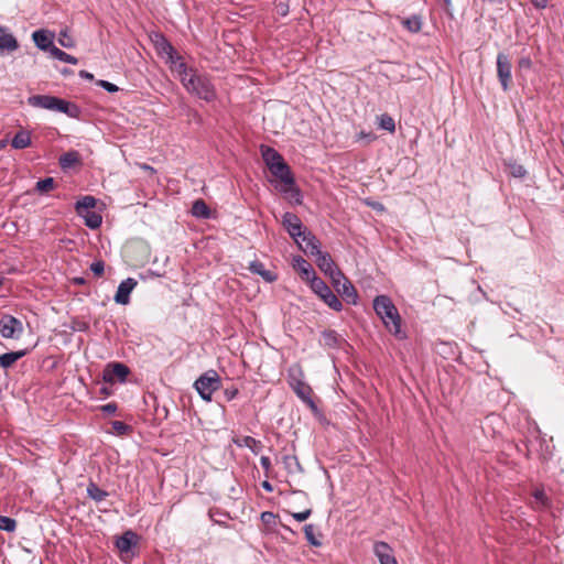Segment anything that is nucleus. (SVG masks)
<instances>
[{
	"label": "nucleus",
	"mask_w": 564,
	"mask_h": 564,
	"mask_svg": "<svg viewBox=\"0 0 564 564\" xmlns=\"http://www.w3.org/2000/svg\"><path fill=\"white\" fill-rule=\"evenodd\" d=\"M372 305L376 314L382 319L390 334L398 339L406 338V334L401 329L399 311L388 295H377Z\"/></svg>",
	"instance_id": "f257e3e1"
},
{
	"label": "nucleus",
	"mask_w": 564,
	"mask_h": 564,
	"mask_svg": "<svg viewBox=\"0 0 564 564\" xmlns=\"http://www.w3.org/2000/svg\"><path fill=\"white\" fill-rule=\"evenodd\" d=\"M184 87L188 94L206 102H213L217 99L216 87L206 74L198 72L192 74Z\"/></svg>",
	"instance_id": "f03ea898"
},
{
	"label": "nucleus",
	"mask_w": 564,
	"mask_h": 564,
	"mask_svg": "<svg viewBox=\"0 0 564 564\" xmlns=\"http://www.w3.org/2000/svg\"><path fill=\"white\" fill-rule=\"evenodd\" d=\"M221 387V379L216 370H208L199 376L195 382L194 388L199 397L207 402L212 401V395Z\"/></svg>",
	"instance_id": "7ed1b4c3"
},
{
	"label": "nucleus",
	"mask_w": 564,
	"mask_h": 564,
	"mask_svg": "<svg viewBox=\"0 0 564 564\" xmlns=\"http://www.w3.org/2000/svg\"><path fill=\"white\" fill-rule=\"evenodd\" d=\"M310 286L328 307L336 312L343 310L341 301L319 276L314 278Z\"/></svg>",
	"instance_id": "20e7f679"
},
{
	"label": "nucleus",
	"mask_w": 564,
	"mask_h": 564,
	"mask_svg": "<svg viewBox=\"0 0 564 564\" xmlns=\"http://www.w3.org/2000/svg\"><path fill=\"white\" fill-rule=\"evenodd\" d=\"M130 368L123 362H109L105 366L101 379L105 383L113 384L116 381L124 383L130 375Z\"/></svg>",
	"instance_id": "39448f33"
},
{
	"label": "nucleus",
	"mask_w": 564,
	"mask_h": 564,
	"mask_svg": "<svg viewBox=\"0 0 564 564\" xmlns=\"http://www.w3.org/2000/svg\"><path fill=\"white\" fill-rule=\"evenodd\" d=\"M22 322L10 315L3 314L0 317V334L6 339H19L23 334Z\"/></svg>",
	"instance_id": "423d86ee"
},
{
	"label": "nucleus",
	"mask_w": 564,
	"mask_h": 564,
	"mask_svg": "<svg viewBox=\"0 0 564 564\" xmlns=\"http://www.w3.org/2000/svg\"><path fill=\"white\" fill-rule=\"evenodd\" d=\"M496 64H497V77L501 85V88L503 91H508L512 84V75H511L512 64H511L510 57L506 53L500 52L497 55Z\"/></svg>",
	"instance_id": "0eeeda50"
},
{
	"label": "nucleus",
	"mask_w": 564,
	"mask_h": 564,
	"mask_svg": "<svg viewBox=\"0 0 564 564\" xmlns=\"http://www.w3.org/2000/svg\"><path fill=\"white\" fill-rule=\"evenodd\" d=\"M282 226L290 237L297 241V238L307 229L301 221L300 217L291 212H285L282 216Z\"/></svg>",
	"instance_id": "6e6552de"
},
{
	"label": "nucleus",
	"mask_w": 564,
	"mask_h": 564,
	"mask_svg": "<svg viewBox=\"0 0 564 564\" xmlns=\"http://www.w3.org/2000/svg\"><path fill=\"white\" fill-rule=\"evenodd\" d=\"M295 243L299 246V248L307 256L313 257L314 254L318 253L321 250V242L316 238V236L308 229H305L303 234L297 238V241Z\"/></svg>",
	"instance_id": "1a4fd4ad"
},
{
	"label": "nucleus",
	"mask_w": 564,
	"mask_h": 564,
	"mask_svg": "<svg viewBox=\"0 0 564 564\" xmlns=\"http://www.w3.org/2000/svg\"><path fill=\"white\" fill-rule=\"evenodd\" d=\"M54 39L55 33L46 29H39L32 33V41L34 42V45L39 50L50 54L52 53V48L55 47Z\"/></svg>",
	"instance_id": "9d476101"
},
{
	"label": "nucleus",
	"mask_w": 564,
	"mask_h": 564,
	"mask_svg": "<svg viewBox=\"0 0 564 564\" xmlns=\"http://www.w3.org/2000/svg\"><path fill=\"white\" fill-rule=\"evenodd\" d=\"M138 285V281L133 278H127L121 281L115 294V302L120 305H127L130 302V294Z\"/></svg>",
	"instance_id": "9b49d317"
},
{
	"label": "nucleus",
	"mask_w": 564,
	"mask_h": 564,
	"mask_svg": "<svg viewBox=\"0 0 564 564\" xmlns=\"http://www.w3.org/2000/svg\"><path fill=\"white\" fill-rule=\"evenodd\" d=\"M346 344L345 338L335 329H324L321 332L319 345L328 349H339Z\"/></svg>",
	"instance_id": "f8f14e48"
},
{
	"label": "nucleus",
	"mask_w": 564,
	"mask_h": 564,
	"mask_svg": "<svg viewBox=\"0 0 564 564\" xmlns=\"http://www.w3.org/2000/svg\"><path fill=\"white\" fill-rule=\"evenodd\" d=\"M53 111L65 113L67 117L73 119H82L83 115V110L77 104L58 97L55 98Z\"/></svg>",
	"instance_id": "ddd939ff"
},
{
	"label": "nucleus",
	"mask_w": 564,
	"mask_h": 564,
	"mask_svg": "<svg viewBox=\"0 0 564 564\" xmlns=\"http://www.w3.org/2000/svg\"><path fill=\"white\" fill-rule=\"evenodd\" d=\"M317 267L325 274L335 273L337 276H341V270L335 264L328 252H323L322 250L318 253L314 254Z\"/></svg>",
	"instance_id": "4468645a"
},
{
	"label": "nucleus",
	"mask_w": 564,
	"mask_h": 564,
	"mask_svg": "<svg viewBox=\"0 0 564 564\" xmlns=\"http://www.w3.org/2000/svg\"><path fill=\"white\" fill-rule=\"evenodd\" d=\"M138 541L139 535L132 530H127L116 539L115 545L121 553L128 554L137 546Z\"/></svg>",
	"instance_id": "2eb2a0df"
},
{
	"label": "nucleus",
	"mask_w": 564,
	"mask_h": 564,
	"mask_svg": "<svg viewBox=\"0 0 564 564\" xmlns=\"http://www.w3.org/2000/svg\"><path fill=\"white\" fill-rule=\"evenodd\" d=\"M271 174L284 185H294V176L284 159L269 167Z\"/></svg>",
	"instance_id": "dca6fc26"
},
{
	"label": "nucleus",
	"mask_w": 564,
	"mask_h": 564,
	"mask_svg": "<svg viewBox=\"0 0 564 564\" xmlns=\"http://www.w3.org/2000/svg\"><path fill=\"white\" fill-rule=\"evenodd\" d=\"M154 46L159 55H165L167 61L172 58L181 59V55L177 54L172 43L163 34H155Z\"/></svg>",
	"instance_id": "f3484780"
},
{
	"label": "nucleus",
	"mask_w": 564,
	"mask_h": 564,
	"mask_svg": "<svg viewBox=\"0 0 564 564\" xmlns=\"http://www.w3.org/2000/svg\"><path fill=\"white\" fill-rule=\"evenodd\" d=\"M20 47V44L13 33L7 26L0 25V52L13 53Z\"/></svg>",
	"instance_id": "a211bd4d"
},
{
	"label": "nucleus",
	"mask_w": 564,
	"mask_h": 564,
	"mask_svg": "<svg viewBox=\"0 0 564 564\" xmlns=\"http://www.w3.org/2000/svg\"><path fill=\"white\" fill-rule=\"evenodd\" d=\"M293 268L300 273L301 279L310 284L314 278H317L313 267L301 256L293 258Z\"/></svg>",
	"instance_id": "6ab92c4d"
},
{
	"label": "nucleus",
	"mask_w": 564,
	"mask_h": 564,
	"mask_svg": "<svg viewBox=\"0 0 564 564\" xmlns=\"http://www.w3.org/2000/svg\"><path fill=\"white\" fill-rule=\"evenodd\" d=\"M373 553L378 557L380 564H398L391 546L383 541L375 543Z\"/></svg>",
	"instance_id": "aec40b11"
},
{
	"label": "nucleus",
	"mask_w": 564,
	"mask_h": 564,
	"mask_svg": "<svg viewBox=\"0 0 564 564\" xmlns=\"http://www.w3.org/2000/svg\"><path fill=\"white\" fill-rule=\"evenodd\" d=\"M169 62L171 63V69L177 74L183 86L187 83L188 77L197 72L188 67L182 56L181 59L172 58Z\"/></svg>",
	"instance_id": "412c9836"
},
{
	"label": "nucleus",
	"mask_w": 564,
	"mask_h": 564,
	"mask_svg": "<svg viewBox=\"0 0 564 564\" xmlns=\"http://www.w3.org/2000/svg\"><path fill=\"white\" fill-rule=\"evenodd\" d=\"M337 293L348 304L356 305L358 301V293L354 284L346 278L340 286L337 288Z\"/></svg>",
	"instance_id": "4be33fe9"
},
{
	"label": "nucleus",
	"mask_w": 564,
	"mask_h": 564,
	"mask_svg": "<svg viewBox=\"0 0 564 564\" xmlns=\"http://www.w3.org/2000/svg\"><path fill=\"white\" fill-rule=\"evenodd\" d=\"M55 96L51 95H33L28 98V104L32 107L52 110L55 105Z\"/></svg>",
	"instance_id": "5701e85b"
},
{
	"label": "nucleus",
	"mask_w": 564,
	"mask_h": 564,
	"mask_svg": "<svg viewBox=\"0 0 564 564\" xmlns=\"http://www.w3.org/2000/svg\"><path fill=\"white\" fill-rule=\"evenodd\" d=\"M59 167L63 171L69 170L78 164H80V154L76 150H69L62 154L58 159Z\"/></svg>",
	"instance_id": "b1692460"
},
{
	"label": "nucleus",
	"mask_w": 564,
	"mask_h": 564,
	"mask_svg": "<svg viewBox=\"0 0 564 564\" xmlns=\"http://www.w3.org/2000/svg\"><path fill=\"white\" fill-rule=\"evenodd\" d=\"M249 270L251 273L260 275L269 283L274 282L278 279V275L274 272L267 270L264 264L258 260L250 262Z\"/></svg>",
	"instance_id": "393cba45"
},
{
	"label": "nucleus",
	"mask_w": 564,
	"mask_h": 564,
	"mask_svg": "<svg viewBox=\"0 0 564 564\" xmlns=\"http://www.w3.org/2000/svg\"><path fill=\"white\" fill-rule=\"evenodd\" d=\"M29 349L4 352L0 355V367L8 369L12 367L19 359L28 355Z\"/></svg>",
	"instance_id": "a878e982"
},
{
	"label": "nucleus",
	"mask_w": 564,
	"mask_h": 564,
	"mask_svg": "<svg viewBox=\"0 0 564 564\" xmlns=\"http://www.w3.org/2000/svg\"><path fill=\"white\" fill-rule=\"evenodd\" d=\"M98 199L91 195L82 196L75 203V212L77 215H83L86 212H90L97 206Z\"/></svg>",
	"instance_id": "bb28decb"
},
{
	"label": "nucleus",
	"mask_w": 564,
	"mask_h": 564,
	"mask_svg": "<svg viewBox=\"0 0 564 564\" xmlns=\"http://www.w3.org/2000/svg\"><path fill=\"white\" fill-rule=\"evenodd\" d=\"M232 442L239 447H248L256 455L263 448L261 441L248 435L242 438H235Z\"/></svg>",
	"instance_id": "cd10ccee"
},
{
	"label": "nucleus",
	"mask_w": 564,
	"mask_h": 564,
	"mask_svg": "<svg viewBox=\"0 0 564 564\" xmlns=\"http://www.w3.org/2000/svg\"><path fill=\"white\" fill-rule=\"evenodd\" d=\"M31 143V133L25 130L18 131L11 140V147L18 150L25 149Z\"/></svg>",
	"instance_id": "c85d7f7f"
},
{
	"label": "nucleus",
	"mask_w": 564,
	"mask_h": 564,
	"mask_svg": "<svg viewBox=\"0 0 564 564\" xmlns=\"http://www.w3.org/2000/svg\"><path fill=\"white\" fill-rule=\"evenodd\" d=\"M290 386L292 387L295 394L303 401L306 399V397L312 395L313 390L312 388L305 383L304 381L300 379L292 378V381L290 382Z\"/></svg>",
	"instance_id": "c756f323"
},
{
	"label": "nucleus",
	"mask_w": 564,
	"mask_h": 564,
	"mask_svg": "<svg viewBox=\"0 0 564 564\" xmlns=\"http://www.w3.org/2000/svg\"><path fill=\"white\" fill-rule=\"evenodd\" d=\"M262 159L268 166H272L273 164L280 162L283 160V156L273 148L271 147H262L261 149Z\"/></svg>",
	"instance_id": "7c9ffc66"
},
{
	"label": "nucleus",
	"mask_w": 564,
	"mask_h": 564,
	"mask_svg": "<svg viewBox=\"0 0 564 564\" xmlns=\"http://www.w3.org/2000/svg\"><path fill=\"white\" fill-rule=\"evenodd\" d=\"M78 216L82 217L85 221V225L93 230L98 229L102 224L101 215L94 210L86 212L83 215Z\"/></svg>",
	"instance_id": "2f4dec72"
},
{
	"label": "nucleus",
	"mask_w": 564,
	"mask_h": 564,
	"mask_svg": "<svg viewBox=\"0 0 564 564\" xmlns=\"http://www.w3.org/2000/svg\"><path fill=\"white\" fill-rule=\"evenodd\" d=\"M191 213L194 217L208 219L210 217V208L203 199H196L193 205Z\"/></svg>",
	"instance_id": "473e14b6"
},
{
	"label": "nucleus",
	"mask_w": 564,
	"mask_h": 564,
	"mask_svg": "<svg viewBox=\"0 0 564 564\" xmlns=\"http://www.w3.org/2000/svg\"><path fill=\"white\" fill-rule=\"evenodd\" d=\"M402 25L411 33H417L422 29V17L413 14L402 20Z\"/></svg>",
	"instance_id": "72a5a7b5"
},
{
	"label": "nucleus",
	"mask_w": 564,
	"mask_h": 564,
	"mask_svg": "<svg viewBox=\"0 0 564 564\" xmlns=\"http://www.w3.org/2000/svg\"><path fill=\"white\" fill-rule=\"evenodd\" d=\"M282 460L289 474L303 473V467L295 455H285Z\"/></svg>",
	"instance_id": "f704fd0d"
},
{
	"label": "nucleus",
	"mask_w": 564,
	"mask_h": 564,
	"mask_svg": "<svg viewBox=\"0 0 564 564\" xmlns=\"http://www.w3.org/2000/svg\"><path fill=\"white\" fill-rule=\"evenodd\" d=\"M87 496L96 502H100L108 497V492L99 488L97 484L90 481L87 486Z\"/></svg>",
	"instance_id": "c9c22d12"
},
{
	"label": "nucleus",
	"mask_w": 564,
	"mask_h": 564,
	"mask_svg": "<svg viewBox=\"0 0 564 564\" xmlns=\"http://www.w3.org/2000/svg\"><path fill=\"white\" fill-rule=\"evenodd\" d=\"M208 516L215 524H219L225 528H228L226 520L230 519V516L227 511H223L220 509L214 508V509H209Z\"/></svg>",
	"instance_id": "e433bc0d"
},
{
	"label": "nucleus",
	"mask_w": 564,
	"mask_h": 564,
	"mask_svg": "<svg viewBox=\"0 0 564 564\" xmlns=\"http://www.w3.org/2000/svg\"><path fill=\"white\" fill-rule=\"evenodd\" d=\"M532 497L534 499V502H535V509H544V508H547L550 507V499L549 497L546 496L545 491L543 488H536L534 489L533 494H532Z\"/></svg>",
	"instance_id": "4c0bfd02"
},
{
	"label": "nucleus",
	"mask_w": 564,
	"mask_h": 564,
	"mask_svg": "<svg viewBox=\"0 0 564 564\" xmlns=\"http://www.w3.org/2000/svg\"><path fill=\"white\" fill-rule=\"evenodd\" d=\"M56 187L55 180L51 176L36 182L35 191L40 194H46Z\"/></svg>",
	"instance_id": "58836bf2"
},
{
	"label": "nucleus",
	"mask_w": 564,
	"mask_h": 564,
	"mask_svg": "<svg viewBox=\"0 0 564 564\" xmlns=\"http://www.w3.org/2000/svg\"><path fill=\"white\" fill-rule=\"evenodd\" d=\"M282 192L285 194H290V199L293 200L294 204H296V205L303 204V196L301 194L300 188L295 184L294 185H284V187L282 188Z\"/></svg>",
	"instance_id": "ea45409f"
},
{
	"label": "nucleus",
	"mask_w": 564,
	"mask_h": 564,
	"mask_svg": "<svg viewBox=\"0 0 564 564\" xmlns=\"http://www.w3.org/2000/svg\"><path fill=\"white\" fill-rule=\"evenodd\" d=\"M51 56L61 62L73 64V65L78 63V59L75 56L67 54L66 52L62 51L61 48H58L56 46L52 48Z\"/></svg>",
	"instance_id": "a19ab883"
},
{
	"label": "nucleus",
	"mask_w": 564,
	"mask_h": 564,
	"mask_svg": "<svg viewBox=\"0 0 564 564\" xmlns=\"http://www.w3.org/2000/svg\"><path fill=\"white\" fill-rule=\"evenodd\" d=\"M507 166L509 169V173L513 177H517V178H523V177H525V175L528 173L523 165H521V164H519V163H517L516 161H512V160H510L507 163Z\"/></svg>",
	"instance_id": "79ce46f5"
},
{
	"label": "nucleus",
	"mask_w": 564,
	"mask_h": 564,
	"mask_svg": "<svg viewBox=\"0 0 564 564\" xmlns=\"http://www.w3.org/2000/svg\"><path fill=\"white\" fill-rule=\"evenodd\" d=\"M304 534L307 542L313 546H321L322 542L315 536V528L313 524L304 525Z\"/></svg>",
	"instance_id": "37998d69"
},
{
	"label": "nucleus",
	"mask_w": 564,
	"mask_h": 564,
	"mask_svg": "<svg viewBox=\"0 0 564 564\" xmlns=\"http://www.w3.org/2000/svg\"><path fill=\"white\" fill-rule=\"evenodd\" d=\"M379 126L381 129L387 130L389 132L395 131V123L391 116L383 113L379 118Z\"/></svg>",
	"instance_id": "c03bdc74"
},
{
	"label": "nucleus",
	"mask_w": 564,
	"mask_h": 564,
	"mask_svg": "<svg viewBox=\"0 0 564 564\" xmlns=\"http://www.w3.org/2000/svg\"><path fill=\"white\" fill-rule=\"evenodd\" d=\"M17 528V521L7 516H0V530L6 532H13Z\"/></svg>",
	"instance_id": "a18cd8bd"
},
{
	"label": "nucleus",
	"mask_w": 564,
	"mask_h": 564,
	"mask_svg": "<svg viewBox=\"0 0 564 564\" xmlns=\"http://www.w3.org/2000/svg\"><path fill=\"white\" fill-rule=\"evenodd\" d=\"M58 44L66 48H72L75 45L74 40L68 35L67 30H62L58 34Z\"/></svg>",
	"instance_id": "49530a36"
},
{
	"label": "nucleus",
	"mask_w": 564,
	"mask_h": 564,
	"mask_svg": "<svg viewBox=\"0 0 564 564\" xmlns=\"http://www.w3.org/2000/svg\"><path fill=\"white\" fill-rule=\"evenodd\" d=\"M111 426L119 435H124L131 430V426L122 421H112Z\"/></svg>",
	"instance_id": "de8ad7c7"
},
{
	"label": "nucleus",
	"mask_w": 564,
	"mask_h": 564,
	"mask_svg": "<svg viewBox=\"0 0 564 564\" xmlns=\"http://www.w3.org/2000/svg\"><path fill=\"white\" fill-rule=\"evenodd\" d=\"M90 271L98 278L102 276L105 272V261L97 260L90 264Z\"/></svg>",
	"instance_id": "09e8293b"
},
{
	"label": "nucleus",
	"mask_w": 564,
	"mask_h": 564,
	"mask_svg": "<svg viewBox=\"0 0 564 564\" xmlns=\"http://www.w3.org/2000/svg\"><path fill=\"white\" fill-rule=\"evenodd\" d=\"M261 521L267 527H271L275 524L276 516L271 511H263L260 516Z\"/></svg>",
	"instance_id": "8fccbe9b"
},
{
	"label": "nucleus",
	"mask_w": 564,
	"mask_h": 564,
	"mask_svg": "<svg viewBox=\"0 0 564 564\" xmlns=\"http://www.w3.org/2000/svg\"><path fill=\"white\" fill-rule=\"evenodd\" d=\"M96 84L107 90L110 94L117 93L119 90V87L108 80L99 79L96 82Z\"/></svg>",
	"instance_id": "3c124183"
},
{
	"label": "nucleus",
	"mask_w": 564,
	"mask_h": 564,
	"mask_svg": "<svg viewBox=\"0 0 564 564\" xmlns=\"http://www.w3.org/2000/svg\"><path fill=\"white\" fill-rule=\"evenodd\" d=\"M99 410L106 414V415H112L117 412L118 410V404L116 402H110V403H107V404H104V405H100L99 406Z\"/></svg>",
	"instance_id": "603ef678"
},
{
	"label": "nucleus",
	"mask_w": 564,
	"mask_h": 564,
	"mask_svg": "<svg viewBox=\"0 0 564 564\" xmlns=\"http://www.w3.org/2000/svg\"><path fill=\"white\" fill-rule=\"evenodd\" d=\"M223 393H224L225 400L229 402V401L234 400L239 394V390L235 386H231L229 388H226Z\"/></svg>",
	"instance_id": "864d4df0"
},
{
	"label": "nucleus",
	"mask_w": 564,
	"mask_h": 564,
	"mask_svg": "<svg viewBox=\"0 0 564 564\" xmlns=\"http://www.w3.org/2000/svg\"><path fill=\"white\" fill-rule=\"evenodd\" d=\"M532 66H533V63H532V59L530 58V56H522L518 61V67L520 70L531 69Z\"/></svg>",
	"instance_id": "5fc2aeb1"
},
{
	"label": "nucleus",
	"mask_w": 564,
	"mask_h": 564,
	"mask_svg": "<svg viewBox=\"0 0 564 564\" xmlns=\"http://www.w3.org/2000/svg\"><path fill=\"white\" fill-rule=\"evenodd\" d=\"M312 513V510L311 509H306L304 511H301V512H295V513H292V517L299 521V522H303L305 520H307L310 518Z\"/></svg>",
	"instance_id": "6e6d98bb"
},
{
	"label": "nucleus",
	"mask_w": 564,
	"mask_h": 564,
	"mask_svg": "<svg viewBox=\"0 0 564 564\" xmlns=\"http://www.w3.org/2000/svg\"><path fill=\"white\" fill-rule=\"evenodd\" d=\"M327 275L330 278L332 284L334 285V288L336 290H337L338 286L341 285V283L346 279V276H345V274L343 272H341V276H337V275H335V273H328Z\"/></svg>",
	"instance_id": "4d7b16f0"
},
{
	"label": "nucleus",
	"mask_w": 564,
	"mask_h": 564,
	"mask_svg": "<svg viewBox=\"0 0 564 564\" xmlns=\"http://www.w3.org/2000/svg\"><path fill=\"white\" fill-rule=\"evenodd\" d=\"M260 464H261L262 468L264 469L265 475L269 476V473L272 467L270 458L268 456H262L260 458Z\"/></svg>",
	"instance_id": "13d9d810"
},
{
	"label": "nucleus",
	"mask_w": 564,
	"mask_h": 564,
	"mask_svg": "<svg viewBox=\"0 0 564 564\" xmlns=\"http://www.w3.org/2000/svg\"><path fill=\"white\" fill-rule=\"evenodd\" d=\"M276 11L280 15L285 17L289 13V4L284 2H279L276 4Z\"/></svg>",
	"instance_id": "bf43d9fd"
},
{
	"label": "nucleus",
	"mask_w": 564,
	"mask_h": 564,
	"mask_svg": "<svg viewBox=\"0 0 564 564\" xmlns=\"http://www.w3.org/2000/svg\"><path fill=\"white\" fill-rule=\"evenodd\" d=\"M303 402L312 410L313 413H316L318 411L317 405L315 404L314 400L312 399V395L306 397Z\"/></svg>",
	"instance_id": "052dcab7"
},
{
	"label": "nucleus",
	"mask_w": 564,
	"mask_h": 564,
	"mask_svg": "<svg viewBox=\"0 0 564 564\" xmlns=\"http://www.w3.org/2000/svg\"><path fill=\"white\" fill-rule=\"evenodd\" d=\"M444 11L449 15L453 17V8H452V1L451 0H441Z\"/></svg>",
	"instance_id": "680f3d73"
},
{
	"label": "nucleus",
	"mask_w": 564,
	"mask_h": 564,
	"mask_svg": "<svg viewBox=\"0 0 564 564\" xmlns=\"http://www.w3.org/2000/svg\"><path fill=\"white\" fill-rule=\"evenodd\" d=\"M549 0H532V4L536 9H544L547 6Z\"/></svg>",
	"instance_id": "e2e57ef3"
},
{
	"label": "nucleus",
	"mask_w": 564,
	"mask_h": 564,
	"mask_svg": "<svg viewBox=\"0 0 564 564\" xmlns=\"http://www.w3.org/2000/svg\"><path fill=\"white\" fill-rule=\"evenodd\" d=\"M99 393L102 394L104 397H109V395L113 394V390L109 387H101L99 389Z\"/></svg>",
	"instance_id": "0e129e2a"
},
{
	"label": "nucleus",
	"mask_w": 564,
	"mask_h": 564,
	"mask_svg": "<svg viewBox=\"0 0 564 564\" xmlns=\"http://www.w3.org/2000/svg\"><path fill=\"white\" fill-rule=\"evenodd\" d=\"M186 115H187L188 117L194 118V119H200V117H199L198 112H197L195 109L189 108V107H186Z\"/></svg>",
	"instance_id": "69168bd1"
},
{
	"label": "nucleus",
	"mask_w": 564,
	"mask_h": 564,
	"mask_svg": "<svg viewBox=\"0 0 564 564\" xmlns=\"http://www.w3.org/2000/svg\"><path fill=\"white\" fill-rule=\"evenodd\" d=\"M79 76L84 79H87V80H93L94 79V75L91 73H89L88 70H85V69H82L79 72Z\"/></svg>",
	"instance_id": "338daca9"
},
{
	"label": "nucleus",
	"mask_w": 564,
	"mask_h": 564,
	"mask_svg": "<svg viewBox=\"0 0 564 564\" xmlns=\"http://www.w3.org/2000/svg\"><path fill=\"white\" fill-rule=\"evenodd\" d=\"M262 488L267 491V492H272L273 491V486L270 481L268 480H264L262 481L261 484Z\"/></svg>",
	"instance_id": "774afa93"
}]
</instances>
